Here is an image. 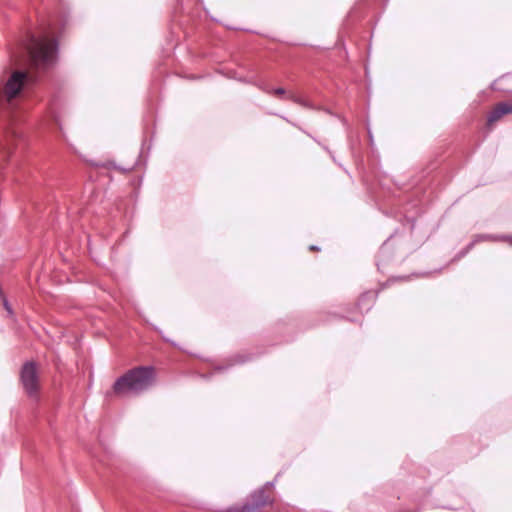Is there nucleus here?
Masks as SVG:
<instances>
[{
    "instance_id": "obj_9",
    "label": "nucleus",
    "mask_w": 512,
    "mask_h": 512,
    "mask_svg": "<svg viewBox=\"0 0 512 512\" xmlns=\"http://www.w3.org/2000/svg\"><path fill=\"white\" fill-rule=\"evenodd\" d=\"M4 305H5V308L7 309V311L10 313V312H11V310H10V307H9L8 303H7V302H5V304H4Z\"/></svg>"
},
{
    "instance_id": "obj_8",
    "label": "nucleus",
    "mask_w": 512,
    "mask_h": 512,
    "mask_svg": "<svg viewBox=\"0 0 512 512\" xmlns=\"http://www.w3.org/2000/svg\"><path fill=\"white\" fill-rule=\"evenodd\" d=\"M264 91L278 98H281L286 93V91L283 88L264 89Z\"/></svg>"
},
{
    "instance_id": "obj_7",
    "label": "nucleus",
    "mask_w": 512,
    "mask_h": 512,
    "mask_svg": "<svg viewBox=\"0 0 512 512\" xmlns=\"http://www.w3.org/2000/svg\"><path fill=\"white\" fill-rule=\"evenodd\" d=\"M512 113V103L501 102L498 103L487 118V125L492 127L504 115Z\"/></svg>"
},
{
    "instance_id": "obj_6",
    "label": "nucleus",
    "mask_w": 512,
    "mask_h": 512,
    "mask_svg": "<svg viewBox=\"0 0 512 512\" xmlns=\"http://www.w3.org/2000/svg\"><path fill=\"white\" fill-rule=\"evenodd\" d=\"M22 143V135L15 129L7 131L5 136V143L3 146V154L6 159H9L14 150L17 149Z\"/></svg>"
},
{
    "instance_id": "obj_5",
    "label": "nucleus",
    "mask_w": 512,
    "mask_h": 512,
    "mask_svg": "<svg viewBox=\"0 0 512 512\" xmlns=\"http://www.w3.org/2000/svg\"><path fill=\"white\" fill-rule=\"evenodd\" d=\"M272 503L270 495L260 490L250 496L248 501L241 506H233L227 509V512H259L261 508Z\"/></svg>"
},
{
    "instance_id": "obj_1",
    "label": "nucleus",
    "mask_w": 512,
    "mask_h": 512,
    "mask_svg": "<svg viewBox=\"0 0 512 512\" xmlns=\"http://www.w3.org/2000/svg\"><path fill=\"white\" fill-rule=\"evenodd\" d=\"M19 49V53L14 54L16 65L20 66L24 62L31 68L44 69L55 61L56 43L53 38H36L31 35Z\"/></svg>"
},
{
    "instance_id": "obj_4",
    "label": "nucleus",
    "mask_w": 512,
    "mask_h": 512,
    "mask_svg": "<svg viewBox=\"0 0 512 512\" xmlns=\"http://www.w3.org/2000/svg\"><path fill=\"white\" fill-rule=\"evenodd\" d=\"M22 386L31 398H37L40 391V380L37 365L34 362H26L20 373Z\"/></svg>"
},
{
    "instance_id": "obj_2",
    "label": "nucleus",
    "mask_w": 512,
    "mask_h": 512,
    "mask_svg": "<svg viewBox=\"0 0 512 512\" xmlns=\"http://www.w3.org/2000/svg\"><path fill=\"white\" fill-rule=\"evenodd\" d=\"M156 371L152 366H139L128 370L119 377L114 385L113 392L117 396L139 395L154 385Z\"/></svg>"
},
{
    "instance_id": "obj_3",
    "label": "nucleus",
    "mask_w": 512,
    "mask_h": 512,
    "mask_svg": "<svg viewBox=\"0 0 512 512\" xmlns=\"http://www.w3.org/2000/svg\"><path fill=\"white\" fill-rule=\"evenodd\" d=\"M33 81V76L28 72L21 70L13 71L2 89V100L10 105L14 104V102L23 97Z\"/></svg>"
}]
</instances>
